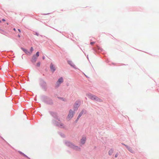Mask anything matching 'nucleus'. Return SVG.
<instances>
[{
    "label": "nucleus",
    "mask_w": 159,
    "mask_h": 159,
    "mask_svg": "<svg viewBox=\"0 0 159 159\" xmlns=\"http://www.w3.org/2000/svg\"><path fill=\"white\" fill-rule=\"evenodd\" d=\"M87 95L88 96V97L89 98L92 100H94L99 102H101L102 101V100L101 99L99 98L94 95H93L91 94H87Z\"/></svg>",
    "instance_id": "f257e3e1"
},
{
    "label": "nucleus",
    "mask_w": 159,
    "mask_h": 159,
    "mask_svg": "<svg viewBox=\"0 0 159 159\" xmlns=\"http://www.w3.org/2000/svg\"><path fill=\"white\" fill-rule=\"evenodd\" d=\"M74 113V111L72 110H70L69 111V113L68 116V118L70 119L73 116Z\"/></svg>",
    "instance_id": "f03ea898"
},
{
    "label": "nucleus",
    "mask_w": 159,
    "mask_h": 159,
    "mask_svg": "<svg viewBox=\"0 0 159 159\" xmlns=\"http://www.w3.org/2000/svg\"><path fill=\"white\" fill-rule=\"evenodd\" d=\"M63 82V78L61 77L59 78L57 82V84L58 85V86H59L60 84Z\"/></svg>",
    "instance_id": "7ed1b4c3"
},
{
    "label": "nucleus",
    "mask_w": 159,
    "mask_h": 159,
    "mask_svg": "<svg viewBox=\"0 0 159 159\" xmlns=\"http://www.w3.org/2000/svg\"><path fill=\"white\" fill-rule=\"evenodd\" d=\"M80 105V102H76L74 106L75 110H76Z\"/></svg>",
    "instance_id": "20e7f679"
},
{
    "label": "nucleus",
    "mask_w": 159,
    "mask_h": 159,
    "mask_svg": "<svg viewBox=\"0 0 159 159\" xmlns=\"http://www.w3.org/2000/svg\"><path fill=\"white\" fill-rule=\"evenodd\" d=\"M21 49L26 54L28 55H30L31 54V52L27 51L26 49H24L23 48H21Z\"/></svg>",
    "instance_id": "39448f33"
},
{
    "label": "nucleus",
    "mask_w": 159,
    "mask_h": 159,
    "mask_svg": "<svg viewBox=\"0 0 159 159\" xmlns=\"http://www.w3.org/2000/svg\"><path fill=\"white\" fill-rule=\"evenodd\" d=\"M123 145H125V146H126V148H127V149L129 150V151L130 152H132V153H133L134 152V151L132 149V148L130 147H129L128 146H127V145H125V144H122Z\"/></svg>",
    "instance_id": "423d86ee"
},
{
    "label": "nucleus",
    "mask_w": 159,
    "mask_h": 159,
    "mask_svg": "<svg viewBox=\"0 0 159 159\" xmlns=\"http://www.w3.org/2000/svg\"><path fill=\"white\" fill-rule=\"evenodd\" d=\"M50 68L51 70L53 72H54L55 70V68L54 65L52 64L51 63L50 66Z\"/></svg>",
    "instance_id": "0eeeda50"
},
{
    "label": "nucleus",
    "mask_w": 159,
    "mask_h": 159,
    "mask_svg": "<svg viewBox=\"0 0 159 159\" xmlns=\"http://www.w3.org/2000/svg\"><path fill=\"white\" fill-rule=\"evenodd\" d=\"M37 58L38 57L36 56L35 55H33L32 58V61L33 62H35L36 61Z\"/></svg>",
    "instance_id": "6e6552de"
},
{
    "label": "nucleus",
    "mask_w": 159,
    "mask_h": 159,
    "mask_svg": "<svg viewBox=\"0 0 159 159\" xmlns=\"http://www.w3.org/2000/svg\"><path fill=\"white\" fill-rule=\"evenodd\" d=\"M86 140V138L85 137H83L81 140L80 142L81 144H84Z\"/></svg>",
    "instance_id": "1a4fd4ad"
},
{
    "label": "nucleus",
    "mask_w": 159,
    "mask_h": 159,
    "mask_svg": "<svg viewBox=\"0 0 159 159\" xmlns=\"http://www.w3.org/2000/svg\"><path fill=\"white\" fill-rule=\"evenodd\" d=\"M84 110H82L81 112L80 113V114H79V115L78 116V118H77V119H78L82 115V114H83V113H84Z\"/></svg>",
    "instance_id": "9d476101"
},
{
    "label": "nucleus",
    "mask_w": 159,
    "mask_h": 159,
    "mask_svg": "<svg viewBox=\"0 0 159 159\" xmlns=\"http://www.w3.org/2000/svg\"><path fill=\"white\" fill-rule=\"evenodd\" d=\"M113 152V150L111 149L108 152V154L109 155H111Z\"/></svg>",
    "instance_id": "9b49d317"
},
{
    "label": "nucleus",
    "mask_w": 159,
    "mask_h": 159,
    "mask_svg": "<svg viewBox=\"0 0 159 159\" xmlns=\"http://www.w3.org/2000/svg\"><path fill=\"white\" fill-rule=\"evenodd\" d=\"M69 64H70L71 66H73V67H74V66H75V65L73 64V63L71 62V61H69Z\"/></svg>",
    "instance_id": "f8f14e48"
},
{
    "label": "nucleus",
    "mask_w": 159,
    "mask_h": 159,
    "mask_svg": "<svg viewBox=\"0 0 159 159\" xmlns=\"http://www.w3.org/2000/svg\"><path fill=\"white\" fill-rule=\"evenodd\" d=\"M73 148L77 150H79L80 149L78 148L77 147L74 146H73Z\"/></svg>",
    "instance_id": "ddd939ff"
},
{
    "label": "nucleus",
    "mask_w": 159,
    "mask_h": 159,
    "mask_svg": "<svg viewBox=\"0 0 159 159\" xmlns=\"http://www.w3.org/2000/svg\"><path fill=\"white\" fill-rule=\"evenodd\" d=\"M33 50H34V49H33V48L32 47H31L30 49V52H31V54H32Z\"/></svg>",
    "instance_id": "4468645a"
},
{
    "label": "nucleus",
    "mask_w": 159,
    "mask_h": 159,
    "mask_svg": "<svg viewBox=\"0 0 159 159\" xmlns=\"http://www.w3.org/2000/svg\"><path fill=\"white\" fill-rule=\"evenodd\" d=\"M37 57L39 56V52H37L36 54V55H35Z\"/></svg>",
    "instance_id": "2eb2a0df"
},
{
    "label": "nucleus",
    "mask_w": 159,
    "mask_h": 159,
    "mask_svg": "<svg viewBox=\"0 0 159 159\" xmlns=\"http://www.w3.org/2000/svg\"><path fill=\"white\" fill-rule=\"evenodd\" d=\"M19 152L20 154H22V155H23L24 156H25V157H27L26 156L25 154H24L23 153H22V152H20V151H19Z\"/></svg>",
    "instance_id": "dca6fc26"
},
{
    "label": "nucleus",
    "mask_w": 159,
    "mask_h": 159,
    "mask_svg": "<svg viewBox=\"0 0 159 159\" xmlns=\"http://www.w3.org/2000/svg\"><path fill=\"white\" fill-rule=\"evenodd\" d=\"M40 62H38L37 64V66H40Z\"/></svg>",
    "instance_id": "f3484780"
},
{
    "label": "nucleus",
    "mask_w": 159,
    "mask_h": 159,
    "mask_svg": "<svg viewBox=\"0 0 159 159\" xmlns=\"http://www.w3.org/2000/svg\"><path fill=\"white\" fill-rule=\"evenodd\" d=\"M118 153H117L115 155V157H117L118 156Z\"/></svg>",
    "instance_id": "a211bd4d"
},
{
    "label": "nucleus",
    "mask_w": 159,
    "mask_h": 159,
    "mask_svg": "<svg viewBox=\"0 0 159 159\" xmlns=\"http://www.w3.org/2000/svg\"><path fill=\"white\" fill-rule=\"evenodd\" d=\"M95 43L94 42H91L90 44L91 45H93V44H94Z\"/></svg>",
    "instance_id": "6ab92c4d"
},
{
    "label": "nucleus",
    "mask_w": 159,
    "mask_h": 159,
    "mask_svg": "<svg viewBox=\"0 0 159 159\" xmlns=\"http://www.w3.org/2000/svg\"><path fill=\"white\" fill-rule=\"evenodd\" d=\"M2 20L3 21H5V20L4 19H2Z\"/></svg>",
    "instance_id": "aec40b11"
},
{
    "label": "nucleus",
    "mask_w": 159,
    "mask_h": 159,
    "mask_svg": "<svg viewBox=\"0 0 159 159\" xmlns=\"http://www.w3.org/2000/svg\"><path fill=\"white\" fill-rule=\"evenodd\" d=\"M45 58V57L44 56H43V59H44Z\"/></svg>",
    "instance_id": "412c9836"
},
{
    "label": "nucleus",
    "mask_w": 159,
    "mask_h": 159,
    "mask_svg": "<svg viewBox=\"0 0 159 159\" xmlns=\"http://www.w3.org/2000/svg\"><path fill=\"white\" fill-rule=\"evenodd\" d=\"M18 31H19L20 32H21V31H20V29H18Z\"/></svg>",
    "instance_id": "4be33fe9"
},
{
    "label": "nucleus",
    "mask_w": 159,
    "mask_h": 159,
    "mask_svg": "<svg viewBox=\"0 0 159 159\" xmlns=\"http://www.w3.org/2000/svg\"><path fill=\"white\" fill-rule=\"evenodd\" d=\"M13 30L15 31H16V30L15 28H14L13 29Z\"/></svg>",
    "instance_id": "5701e85b"
},
{
    "label": "nucleus",
    "mask_w": 159,
    "mask_h": 159,
    "mask_svg": "<svg viewBox=\"0 0 159 159\" xmlns=\"http://www.w3.org/2000/svg\"><path fill=\"white\" fill-rule=\"evenodd\" d=\"M18 37H20V35H18Z\"/></svg>",
    "instance_id": "b1692460"
},
{
    "label": "nucleus",
    "mask_w": 159,
    "mask_h": 159,
    "mask_svg": "<svg viewBox=\"0 0 159 159\" xmlns=\"http://www.w3.org/2000/svg\"><path fill=\"white\" fill-rule=\"evenodd\" d=\"M0 22H1V20H0Z\"/></svg>",
    "instance_id": "393cba45"
}]
</instances>
